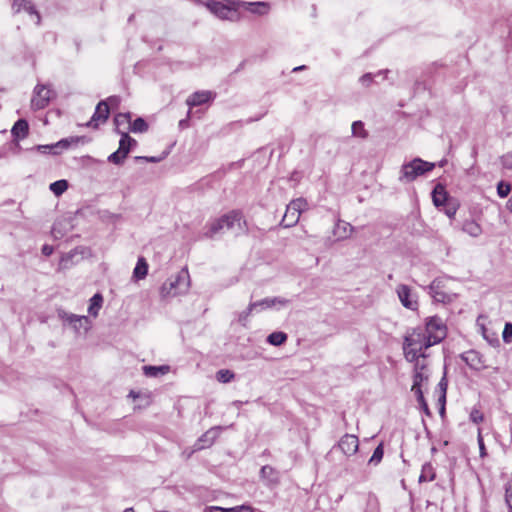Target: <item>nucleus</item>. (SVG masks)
<instances>
[{
    "instance_id": "nucleus-34",
    "label": "nucleus",
    "mask_w": 512,
    "mask_h": 512,
    "mask_svg": "<svg viewBox=\"0 0 512 512\" xmlns=\"http://www.w3.org/2000/svg\"><path fill=\"white\" fill-rule=\"evenodd\" d=\"M68 186V181L61 179L51 183L49 188L56 196H60L68 189Z\"/></svg>"
},
{
    "instance_id": "nucleus-61",
    "label": "nucleus",
    "mask_w": 512,
    "mask_h": 512,
    "mask_svg": "<svg viewBox=\"0 0 512 512\" xmlns=\"http://www.w3.org/2000/svg\"><path fill=\"white\" fill-rule=\"evenodd\" d=\"M446 164H447V160H446V159H442V160L438 163V166H439V167H444Z\"/></svg>"
},
{
    "instance_id": "nucleus-51",
    "label": "nucleus",
    "mask_w": 512,
    "mask_h": 512,
    "mask_svg": "<svg viewBox=\"0 0 512 512\" xmlns=\"http://www.w3.org/2000/svg\"><path fill=\"white\" fill-rule=\"evenodd\" d=\"M446 374H447V372L445 370L443 377L441 378V380L438 383V389L440 391V394H444V395H446L447 387H448V380H447Z\"/></svg>"
},
{
    "instance_id": "nucleus-16",
    "label": "nucleus",
    "mask_w": 512,
    "mask_h": 512,
    "mask_svg": "<svg viewBox=\"0 0 512 512\" xmlns=\"http://www.w3.org/2000/svg\"><path fill=\"white\" fill-rule=\"evenodd\" d=\"M397 294H398V297H399L402 305L405 308H408L411 310L417 309L418 303L416 300L411 299V289L409 288V286H407L405 284L398 285Z\"/></svg>"
},
{
    "instance_id": "nucleus-18",
    "label": "nucleus",
    "mask_w": 512,
    "mask_h": 512,
    "mask_svg": "<svg viewBox=\"0 0 512 512\" xmlns=\"http://www.w3.org/2000/svg\"><path fill=\"white\" fill-rule=\"evenodd\" d=\"M218 437V430L217 428H211L208 431H206L195 444L197 450L205 449L210 447L216 438Z\"/></svg>"
},
{
    "instance_id": "nucleus-50",
    "label": "nucleus",
    "mask_w": 512,
    "mask_h": 512,
    "mask_svg": "<svg viewBox=\"0 0 512 512\" xmlns=\"http://www.w3.org/2000/svg\"><path fill=\"white\" fill-rule=\"evenodd\" d=\"M253 310H255V304L250 303L248 307L239 314L238 321L244 325L245 321L247 320V318L249 317Z\"/></svg>"
},
{
    "instance_id": "nucleus-58",
    "label": "nucleus",
    "mask_w": 512,
    "mask_h": 512,
    "mask_svg": "<svg viewBox=\"0 0 512 512\" xmlns=\"http://www.w3.org/2000/svg\"><path fill=\"white\" fill-rule=\"evenodd\" d=\"M188 123H189V120L186 118V119H182L179 121V127L180 128H186L188 126Z\"/></svg>"
},
{
    "instance_id": "nucleus-55",
    "label": "nucleus",
    "mask_w": 512,
    "mask_h": 512,
    "mask_svg": "<svg viewBox=\"0 0 512 512\" xmlns=\"http://www.w3.org/2000/svg\"><path fill=\"white\" fill-rule=\"evenodd\" d=\"M53 251H54L53 246L48 245V244L43 245V247L41 249L42 254L45 256H50L53 253Z\"/></svg>"
},
{
    "instance_id": "nucleus-64",
    "label": "nucleus",
    "mask_w": 512,
    "mask_h": 512,
    "mask_svg": "<svg viewBox=\"0 0 512 512\" xmlns=\"http://www.w3.org/2000/svg\"><path fill=\"white\" fill-rule=\"evenodd\" d=\"M124 512H135L133 508H126Z\"/></svg>"
},
{
    "instance_id": "nucleus-36",
    "label": "nucleus",
    "mask_w": 512,
    "mask_h": 512,
    "mask_svg": "<svg viewBox=\"0 0 512 512\" xmlns=\"http://www.w3.org/2000/svg\"><path fill=\"white\" fill-rule=\"evenodd\" d=\"M127 156L128 154L121 152V148L119 147L118 150L108 156L107 160L115 165H122Z\"/></svg>"
},
{
    "instance_id": "nucleus-52",
    "label": "nucleus",
    "mask_w": 512,
    "mask_h": 512,
    "mask_svg": "<svg viewBox=\"0 0 512 512\" xmlns=\"http://www.w3.org/2000/svg\"><path fill=\"white\" fill-rule=\"evenodd\" d=\"M505 501L510 510H512V484L506 486L505 489Z\"/></svg>"
},
{
    "instance_id": "nucleus-53",
    "label": "nucleus",
    "mask_w": 512,
    "mask_h": 512,
    "mask_svg": "<svg viewBox=\"0 0 512 512\" xmlns=\"http://www.w3.org/2000/svg\"><path fill=\"white\" fill-rule=\"evenodd\" d=\"M372 80H373V75L371 73H366L363 76H361V78H360V82L366 86H368L372 82Z\"/></svg>"
},
{
    "instance_id": "nucleus-23",
    "label": "nucleus",
    "mask_w": 512,
    "mask_h": 512,
    "mask_svg": "<svg viewBox=\"0 0 512 512\" xmlns=\"http://www.w3.org/2000/svg\"><path fill=\"white\" fill-rule=\"evenodd\" d=\"M414 374H413V385L411 388V391L414 393H417L419 391H422L421 385L424 381H428V376L425 375L423 372L419 371V361H414Z\"/></svg>"
},
{
    "instance_id": "nucleus-6",
    "label": "nucleus",
    "mask_w": 512,
    "mask_h": 512,
    "mask_svg": "<svg viewBox=\"0 0 512 512\" xmlns=\"http://www.w3.org/2000/svg\"><path fill=\"white\" fill-rule=\"evenodd\" d=\"M307 201L304 198H297L292 200L286 208V212L282 218L281 225L283 227H292L299 221L300 214L305 210Z\"/></svg>"
},
{
    "instance_id": "nucleus-3",
    "label": "nucleus",
    "mask_w": 512,
    "mask_h": 512,
    "mask_svg": "<svg viewBox=\"0 0 512 512\" xmlns=\"http://www.w3.org/2000/svg\"><path fill=\"white\" fill-rule=\"evenodd\" d=\"M242 213L238 210H232L221 217L214 219L206 225V231L203 233L204 238L212 239L220 233L224 228L230 230L235 224L241 226Z\"/></svg>"
},
{
    "instance_id": "nucleus-29",
    "label": "nucleus",
    "mask_w": 512,
    "mask_h": 512,
    "mask_svg": "<svg viewBox=\"0 0 512 512\" xmlns=\"http://www.w3.org/2000/svg\"><path fill=\"white\" fill-rule=\"evenodd\" d=\"M436 473L430 462H426L422 466L421 474L419 476V482H431L435 480Z\"/></svg>"
},
{
    "instance_id": "nucleus-40",
    "label": "nucleus",
    "mask_w": 512,
    "mask_h": 512,
    "mask_svg": "<svg viewBox=\"0 0 512 512\" xmlns=\"http://www.w3.org/2000/svg\"><path fill=\"white\" fill-rule=\"evenodd\" d=\"M206 512H253L251 508L241 506L234 508H221V507H209L206 509Z\"/></svg>"
},
{
    "instance_id": "nucleus-37",
    "label": "nucleus",
    "mask_w": 512,
    "mask_h": 512,
    "mask_svg": "<svg viewBox=\"0 0 512 512\" xmlns=\"http://www.w3.org/2000/svg\"><path fill=\"white\" fill-rule=\"evenodd\" d=\"M168 154H169V151H164V152H162V154L160 156H135L134 161L135 162L145 161V162H150V163H159L162 160H164L168 156Z\"/></svg>"
},
{
    "instance_id": "nucleus-12",
    "label": "nucleus",
    "mask_w": 512,
    "mask_h": 512,
    "mask_svg": "<svg viewBox=\"0 0 512 512\" xmlns=\"http://www.w3.org/2000/svg\"><path fill=\"white\" fill-rule=\"evenodd\" d=\"M337 447L347 456L355 454L359 447V440L357 436L352 434H345L339 440Z\"/></svg>"
},
{
    "instance_id": "nucleus-30",
    "label": "nucleus",
    "mask_w": 512,
    "mask_h": 512,
    "mask_svg": "<svg viewBox=\"0 0 512 512\" xmlns=\"http://www.w3.org/2000/svg\"><path fill=\"white\" fill-rule=\"evenodd\" d=\"M102 304H103V296H102V294H100V293L94 294L92 296V298L90 299V304H89V307H88V313L91 316L96 317L98 315V313H99L100 308L102 307Z\"/></svg>"
},
{
    "instance_id": "nucleus-57",
    "label": "nucleus",
    "mask_w": 512,
    "mask_h": 512,
    "mask_svg": "<svg viewBox=\"0 0 512 512\" xmlns=\"http://www.w3.org/2000/svg\"><path fill=\"white\" fill-rule=\"evenodd\" d=\"M487 340L490 342L491 345L493 346H499L500 344V341L497 337H493V338H487Z\"/></svg>"
},
{
    "instance_id": "nucleus-38",
    "label": "nucleus",
    "mask_w": 512,
    "mask_h": 512,
    "mask_svg": "<svg viewBox=\"0 0 512 512\" xmlns=\"http://www.w3.org/2000/svg\"><path fill=\"white\" fill-rule=\"evenodd\" d=\"M131 123V113H118L114 117V124L116 126L115 131L117 132V129H120V126Z\"/></svg>"
},
{
    "instance_id": "nucleus-15",
    "label": "nucleus",
    "mask_w": 512,
    "mask_h": 512,
    "mask_svg": "<svg viewBox=\"0 0 512 512\" xmlns=\"http://www.w3.org/2000/svg\"><path fill=\"white\" fill-rule=\"evenodd\" d=\"M433 204L439 208L443 207L444 205L448 204L450 201L453 200L446 191V188L443 184L438 183L431 193Z\"/></svg>"
},
{
    "instance_id": "nucleus-49",
    "label": "nucleus",
    "mask_w": 512,
    "mask_h": 512,
    "mask_svg": "<svg viewBox=\"0 0 512 512\" xmlns=\"http://www.w3.org/2000/svg\"><path fill=\"white\" fill-rule=\"evenodd\" d=\"M502 337L504 342L511 343L512 342V323L507 322L504 326V330L502 333Z\"/></svg>"
},
{
    "instance_id": "nucleus-47",
    "label": "nucleus",
    "mask_w": 512,
    "mask_h": 512,
    "mask_svg": "<svg viewBox=\"0 0 512 512\" xmlns=\"http://www.w3.org/2000/svg\"><path fill=\"white\" fill-rule=\"evenodd\" d=\"M469 418L473 423L479 424L484 420V415L479 409L473 408L470 412Z\"/></svg>"
},
{
    "instance_id": "nucleus-11",
    "label": "nucleus",
    "mask_w": 512,
    "mask_h": 512,
    "mask_svg": "<svg viewBox=\"0 0 512 512\" xmlns=\"http://www.w3.org/2000/svg\"><path fill=\"white\" fill-rule=\"evenodd\" d=\"M460 358L473 370L480 371L486 368L482 354L476 350L466 351L460 354Z\"/></svg>"
},
{
    "instance_id": "nucleus-21",
    "label": "nucleus",
    "mask_w": 512,
    "mask_h": 512,
    "mask_svg": "<svg viewBox=\"0 0 512 512\" xmlns=\"http://www.w3.org/2000/svg\"><path fill=\"white\" fill-rule=\"evenodd\" d=\"M89 141V139L86 136H72L68 138H63L60 141L54 143L55 149L59 151V149H67L70 146L78 145L79 143L85 144Z\"/></svg>"
},
{
    "instance_id": "nucleus-39",
    "label": "nucleus",
    "mask_w": 512,
    "mask_h": 512,
    "mask_svg": "<svg viewBox=\"0 0 512 512\" xmlns=\"http://www.w3.org/2000/svg\"><path fill=\"white\" fill-rule=\"evenodd\" d=\"M440 342L441 341H439V337H432L429 336V334H427L425 336V339L417 347L418 353H423L422 350L428 349L429 347L436 345Z\"/></svg>"
},
{
    "instance_id": "nucleus-43",
    "label": "nucleus",
    "mask_w": 512,
    "mask_h": 512,
    "mask_svg": "<svg viewBox=\"0 0 512 512\" xmlns=\"http://www.w3.org/2000/svg\"><path fill=\"white\" fill-rule=\"evenodd\" d=\"M234 376V373L228 369L219 370L216 374L217 380L222 383L230 382Z\"/></svg>"
},
{
    "instance_id": "nucleus-27",
    "label": "nucleus",
    "mask_w": 512,
    "mask_h": 512,
    "mask_svg": "<svg viewBox=\"0 0 512 512\" xmlns=\"http://www.w3.org/2000/svg\"><path fill=\"white\" fill-rule=\"evenodd\" d=\"M170 367L168 365H161V366H152V365H146L143 366V372L148 377H157L159 375H164L168 373Z\"/></svg>"
},
{
    "instance_id": "nucleus-19",
    "label": "nucleus",
    "mask_w": 512,
    "mask_h": 512,
    "mask_svg": "<svg viewBox=\"0 0 512 512\" xmlns=\"http://www.w3.org/2000/svg\"><path fill=\"white\" fill-rule=\"evenodd\" d=\"M117 133L121 135V138L119 140V147L121 148V152L129 154L130 151L137 146V141L134 138H132L126 131H121L120 129H117Z\"/></svg>"
},
{
    "instance_id": "nucleus-17",
    "label": "nucleus",
    "mask_w": 512,
    "mask_h": 512,
    "mask_svg": "<svg viewBox=\"0 0 512 512\" xmlns=\"http://www.w3.org/2000/svg\"><path fill=\"white\" fill-rule=\"evenodd\" d=\"M11 134L14 140L19 141L25 139L29 134V124L26 119H18L12 129Z\"/></svg>"
},
{
    "instance_id": "nucleus-20",
    "label": "nucleus",
    "mask_w": 512,
    "mask_h": 512,
    "mask_svg": "<svg viewBox=\"0 0 512 512\" xmlns=\"http://www.w3.org/2000/svg\"><path fill=\"white\" fill-rule=\"evenodd\" d=\"M58 315L61 319L71 324L76 331H79L80 327L83 325L84 322H88V318L86 316L69 314L63 310L59 311Z\"/></svg>"
},
{
    "instance_id": "nucleus-24",
    "label": "nucleus",
    "mask_w": 512,
    "mask_h": 512,
    "mask_svg": "<svg viewBox=\"0 0 512 512\" xmlns=\"http://www.w3.org/2000/svg\"><path fill=\"white\" fill-rule=\"evenodd\" d=\"M260 478L269 484H277L279 482L278 472L270 465H264L261 468Z\"/></svg>"
},
{
    "instance_id": "nucleus-4",
    "label": "nucleus",
    "mask_w": 512,
    "mask_h": 512,
    "mask_svg": "<svg viewBox=\"0 0 512 512\" xmlns=\"http://www.w3.org/2000/svg\"><path fill=\"white\" fill-rule=\"evenodd\" d=\"M190 287V275L187 268L181 269L175 276H171L161 286L164 297L177 296L186 293Z\"/></svg>"
},
{
    "instance_id": "nucleus-41",
    "label": "nucleus",
    "mask_w": 512,
    "mask_h": 512,
    "mask_svg": "<svg viewBox=\"0 0 512 512\" xmlns=\"http://www.w3.org/2000/svg\"><path fill=\"white\" fill-rule=\"evenodd\" d=\"M415 396H416V400L420 406V409L424 412V414L428 417H431L432 416V413H431V410L425 400V397H424V394H423V391H419L417 393H414Z\"/></svg>"
},
{
    "instance_id": "nucleus-13",
    "label": "nucleus",
    "mask_w": 512,
    "mask_h": 512,
    "mask_svg": "<svg viewBox=\"0 0 512 512\" xmlns=\"http://www.w3.org/2000/svg\"><path fill=\"white\" fill-rule=\"evenodd\" d=\"M215 97L216 93L212 91H196L187 98L186 104L189 107L200 106L213 101Z\"/></svg>"
},
{
    "instance_id": "nucleus-8",
    "label": "nucleus",
    "mask_w": 512,
    "mask_h": 512,
    "mask_svg": "<svg viewBox=\"0 0 512 512\" xmlns=\"http://www.w3.org/2000/svg\"><path fill=\"white\" fill-rule=\"evenodd\" d=\"M425 330L429 336L439 337V341H443L447 336V327L443 320L437 315L426 319Z\"/></svg>"
},
{
    "instance_id": "nucleus-26",
    "label": "nucleus",
    "mask_w": 512,
    "mask_h": 512,
    "mask_svg": "<svg viewBox=\"0 0 512 512\" xmlns=\"http://www.w3.org/2000/svg\"><path fill=\"white\" fill-rule=\"evenodd\" d=\"M148 273V263L144 257H139L133 271V277L137 280L144 279Z\"/></svg>"
},
{
    "instance_id": "nucleus-9",
    "label": "nucleus",
    "mask_w": 512,
    "mask_h": 512,
    "mask_svg": "<svg viewBox=\"0 0 512 512\" xmlns=\"http://www.w3.org/2000/svg\"><path fill=\"white\" fill-rule=\"evenodd\" d=\"M109 114H110V109H109L107 101L101 100L97 104L90 121H88L85 124V126L91 127L93 129H97L99 127L100 123H105L107 121Z\"/></svg>"
},
{
    "instance_id": "nucleus-44",
    "label": "nucleus",
    "mask_w": 512,
    "mask_h": 512,
    "mask_svg": "<svg viewBox=\"0 0 512 512\" xmlns=\"http://www.w3.org/2000/svg\"><path fill=\"white\" fill-rule=\"evenodd\" d=\"M32 150H37L42 154H52V155L60 154V151L55 149L54 144L37 145V146L33 147Z\"/></svg>"
},
{
    "instance_id": "nucleus-22",
    "label": "nucleus",
    "mask_w": 512,
    "mask_h": 512,
    "mask_svg": "<svg viewBox=\"0 0 512 512\" xmlns=\"http://www.w3.org/2000/svg\"><path fill=\"white\" fill-rule=\"evenodd\" d=\"M242 3L243 5H241V8H245L247 11L253 14L263 15L266 14L269 10V4L267 2H247L242 0Z\"/></svg>"
},
{
    "instance_id": "nucleus-32",
    "label": "nucleus",
    "mask_w": 512,
    "mask_h": 512,
    "mask_svg": "<svg viewBox=\"0 0 512 512\" xmlns=\"http://www.w3.org/2000/svg\"><path fill=\"white\" fill-rule=\"evenodd\" d=\"M287 334L282 331L272 332L267 337V342L273 346H281L287 341Z\"/></svg>"
},
{
    "instance_id": "nucleus-46",
    "label": "nucleus",
    "mask_w": 512,
    "mask_h": 512,
    "mask_svg": "<svg viewBox=\"0 0 512 512\" xmlns=\"http://www.w3.org/2000/svg\"><path fill=\"white\" fill-rule=\"evenodd\" d=\"M458 206L459 205L453 199L448 204L443 206L444 207L443 211L449 218H453L457 212Z\"/></svg>"
},
{
    "instance_id": "nucleus-28",
    "label": "nucleus",
    "mask_w": 512,
    "mask_h": 512,
    "mask_svg": "<svg viewBox=\"0 0 512 512\" xmlns=\"http://www.w3.org/2000/svg\"><path fill=\"white\" fill-rule=\"evenodd\" d=\"M462 230L472 237H478L482 233L481 226L474 220L464 221Z\"/></svg>"
},
{
    "instance_id": "nucleus-45",
    "label": "nucleus",
    "mask_w": 512,
    "mask_h": 512,
    "mask_svg": "<svg viewBox=\"0 0 512 512\" xmlns=\"http://www.w3.org/2000/svg\"><path fill=\"white\" fill-rule=\"evenodd\" d=\"M511 191V185L507 182L500 181L497 185V194L501 198H505Z\"/></svg>"
},
{
    "instance_id": "nucleus-5",
    "label": "nucleus",
    "mask_w": 512,
    "mask_h": 512,
    "mask_svg": "<svg viewBox=\"0 0 512 512\" xmlns=\"http://www.w3.org/2000/svg\"><path fill=\"white\" fill-rule=\"evenodd\" d=\"M427 332L425 328L416 327L412 332L404 337L403 351L407 361L414 362L420 357H426L425 353H418V345L425 339Z\"/></svg>"
},
{
    "instance_id": "nucleus-2",
    "label": "nucleus",
    "mask_w": 512,
    "mask_h": 512,
    "mask_svg": "<svg viewBox=\"0 0 512 512\" xmlns=\"http://www.w3.org/2000/svg\"><path fill=\"white\" fill-rule=\"evenodd\" d=\"M436 164L425 161L419 157L401 166L399 181L402 183H411L419 176H422L435 168Z\"/></svg>"
},
{
    "instance_id": "nucleus-54",
    "label": "nucleus",
    "mask_w": 512,
    "mask_h": 512,
    "mask_svg": "<svg viewBox=\"0 0 512 512\" xmlns=\"http://www.w3.org/2000/svg\"><path fill=\"white\" fill-rule=\"evenodd\" d=\"M51 234L55 239H60L64 236V233L58 229L56 224L52 227Z\"/></svg>"
},
{
    "instance_id": "nucleus-35",
    "label": "nucleus",
    "mask_w": 512,
    "mask_h": 512,
    "mask_svg": "<svg viewBox=\"0 0 512 512\" xmlns=\"http://www.w3.org/2000/svg\"><path fill=\"white\" fill-rule=\"evenodd\" d=\"M352 135L365 139L368 137V132L364 128V123L360 120L354 121L352 124Z\"/></svg>"
},
{
    "instance_id": "nucleus-31",
    "label": "nucleus",
    "mask_w": 512,
    "mask_h": 512,
    "mask_svg": "<svg viewBox=\"0 0 512 512\" xmlns=\"http://www.w3.org/2000/svg\"><path fill=\"white\" fill-rule=\"evenodd\" d=\"M352 231L353 227L349 223L340 221L337 223L334 229V234L338 239H345L350 235Z\"/></svg>"
},
{
    "instance_id": "nucleus-62",
    "label": "nucleus",
    "mask_w": 512,
    "mask_h": 512,
    "mask_svg": "<svg viewBox=\"0 0 512 512\" xmlns=\"http://www.w3.org/2000/svg\"><path fill=\"white\" fill-rule=\"evenodd\" d=\"M135 19V15L134 14H131L128 18V23H132Z\"/></svg>"
},
{
    "instance_id": "nucleus-25",
    "label": "nucleus",
    "mask_w": 512,
    "mask_h": 512,
    "mask_svg": "<svg viewBox=\"0 0 512 512\" xmlns=\"http://www.w3.org/2000/svg\"><path fill=\"white\" fill-rule=\"evenodd\" d=\"M288 303V300L280 297H274V298H264L262 300L251 302V304H255V309L260 308L262 310L268 309L273 307L275 304H281L286 305Z\"/></svg>"
},
{
    "instance_id": "nucleus-33",
    "label": "nucleus",
    "mask_w": 512,
    "mask_h": 512,
    "mask_svg": "<svg viewBox=\"0 0 512 512\" xmlns=\"http://www.w3.org/2000/svg\"><path fill=\"white\" fill-rule=\"evenodd\" d=\"M133 133H144L148 130V124L142 117L136 118L128 127Z\"/></svg>"
},
{
    "instance_id": "nucleus-60",
    "label": "nucleus",
    "mask_w": 512,
    "mask_h": 512,
    "mask_svg": "<svg viewBox=\"0 0 512 512\" xmlns=\"http://www.w3.org/2000/svg\"><path fill=\"white\" fill-rule=\"evenodd\" d=\"M439 414L441 416H444L445 415V406L441 405V407H439Z\"/></svg>"
},
{
    "instance_id": "nucleus-7",
    "label": "nucleus",
    "mask_w": 512,
    "mask_h": 512,
    "mask_svg": "<svg viewBox=\"0 0 512 512\" xmlns=\"http://www.w3.org/2000/svg\"><path fill=\"white\" fill-rule=\"evenodd\" d=\"M51 93L52 91L45 85H36L31 99V108L35 111L46 108L50 103Z\"/></svg>"
},
{
    "instance_id": "nucleus-59",
    "label": "nucleus",
    "mask_w": 512,
    "mask_h": 512,
    "mask_svg": "<svg viewBox=\"0 0 512 512\" xmlns=\"http://www.w3.org/2000/svg\"><path fill=\"white\" fill-rule=\"evenodd\" d=\"M306 68L307 67L305 65L297 66V67L293 68L292 72L302 71V70H305Z\"/></svg>"
},
{
    "instance_id": "nucleus-1",
    "label": "nucleus",
    "mask_w": 512,
    "mask_h": 512,
    "mask_svg": "<svg viewBox=\"0 0 512 512\" xmlns=\"http://www.w3.org/2000/svg\"><path fill=\"white\" fill-rule=\"evenodd\" d=\"M241 5H243L242 0H224V2L209 0L205 7L221 20L236 22L240 20Z\"/></svg>"
},
{
    "instance_id": "nucleus-48",
    "label": "nucleus",
    "mask_w": 512,
    "mask_h": 512,
    "mask_svg": "<svg viewBox=\"0 0 512 512\" xmlns=\"http://www.w3.org/2000/svg\"><path fill=\"white\" fill-rule=\"evenodd\" d=\"M477 442H478V446H479L480 457L481 458L487 457L488 454H487V450H486V447L484 444V440H483V436H482L480 428L478 429Z\"/></svg>"
},
{
    "instance_id": "nucleus-14",
    "label": "nucleus",
    "mask_w": 512,
    "mask_h": 512,
    "mask_svg": "<svg viewBox=\"0 0 512 512\" xmlns=\"http://www.w3.org/2000/svg\"><path fill=\"white\" fill-rule=\"evenodd\" d=\"M443 281L440 279H434L428 286L429 294L431 297L439 303L449 302L450 296L443 291Z\"/></svg>"
},
{
    "instance_id": "nucleus-10",
    "label": "nucleus",
    "mask_w": 512,
    "mask_h": 512,
    "mask_svg": "<svg viewBox=\"0 0 512 512\" xmlns=\"http://www.w3.org/2000/svg\"><path fill=\"white\" fill-rule=\"evenodd\" d=\"M12 11L14 14H18L22 11L28 13L30 16H34L36 25L41 24V15L36 9L35 5L30 0H13Z\"/></svg>"
},
{
    "instance_id": "nucleus-56",
    "label": "nucleus",
    "mask_w": 512,
    "mask_h": 512,
    "mask_svg": "<svg viewBox=\"0 0 512 512\" xmlns=\"http://www.w3.org/2000/svg\"><path fill=\"white\" fill-rule=\"evenodd\" d=\"M438 404L440 407H441V405H443V406L446 405V395H444V394L439 395Z\"/></svg>"
},
{
    "instance_id": "nucleus-63",
    "label": "nucleus",
    "mask_w": 512,
    "mask_h": 512,
    "mask_svg": "<svg viewBox=\"0 0 512 512\" xmlns=\"http://www.w3.org/2000/svg\"><path fill=\"white\" fill-rule=\"evenodd\" d=\"M107 101H109V102H116L117 101V97L111 96V97L108 98Z\"/></svg>"
},
{
    "instance_id": "nucleus-42",
    "label": "nucleus",
    "mask_w": 512,
    "mask_h": 512,
    "mask_svg": "<svg viewBox=\"0 0 512 512\" xmlns=\"http://www.w3.org/2000/svg\"><path fill=\"white\" fill-rule=\"evenodd\" d=\"M384 455L383 443H380L374 450L372 456L369 459V464L377 465L381 462Z\"/></svg>"
}]
</instances>
